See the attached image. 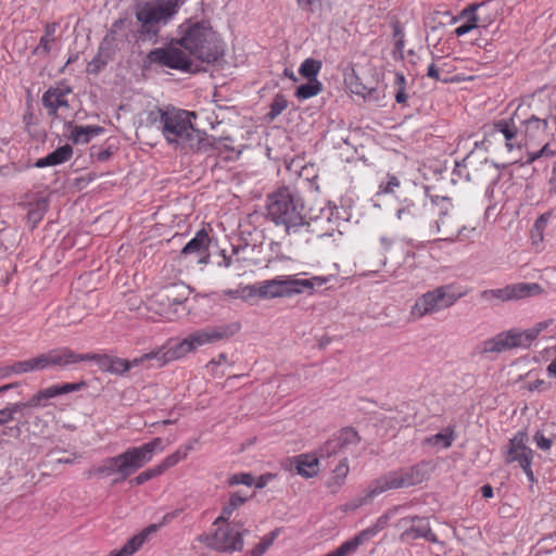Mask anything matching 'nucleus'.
Wrapping results in <instances>:
<instances>
[{
	"label": "nucleus",
	"mask_w": 556,
	"mask_h": 556,
	"mask_svg": "<svg viewBox=\"0 0 556 556\" xmlns=\"http://www.w3.org/2000/svg\"><path fill=\"white\" fill-rule=\"evenodd\" d=\"M342 450H344L338 440L334 438H330L319 450V455L321 458H329L339 454Z\"/></svg>",
	"instance_id": "ea45409f"
},
{
	"label": "nucleus",
	"mask_w": 556,
	"mask_h": 556,
	"mask_svg": "<svg viewBox=\"0 0 556 556\" xmlns=\"http://www.w3.org/2000/svg\"><path fill=\"white\" fill-rule=\"evenodd\" d=\"M350 468L346 458H343L339 462L336 468L332 471V476L329 480L328 486L332 490V492H337L338 489L344 483Z\"/></svg>",
	"instance_id": "7c9ffc66"
},
{
	"label": "nucleus",
	"mask_w": 556,
	"mask_h": 556,
	"mask_svg": "<svg viewBox=\"0 0 556 556\" xmlns=\"http://www.w3.org/2000/svg\"><path fill=\"white\" fill-rule=\"evenodd\" d=\"M454 440L453 431L450 428L444 429L442 432H439L427 439V442L433 446H440L443 448H447L452 445Z\"/></svg>",
	"instance_id": "c9c22d12"
},
{
	"label": "nucleus",
	"mask_w": 556,
	"mask_h": 556,
	"mask_svg": "<svg viewBox=\"0 0 556 556\" xmlns=\"http://www.w3.org/2000/svg\"><path fill=\"white\" fill-rule=\"evenodd\" d=\"M303 211L301 198L288 187L279 188L267 197V216L276 225H282L288 235L309 231V223L306 222Z\"/></svg>",
	"instance_id": "39448f33"
},
{
	"label": "nucleus",
	"mask_w": 556,
	"mask_h": 556,
	"mask_svg": "<svg viewBox=\"0 0 556 556\" xmlns=\"http://www.w3.org/2000/svg\"><path fill=\"white\" fill-rule=\"evenodd\" d=\"M494 131L501 134L506 140V147L508 150H513L515 144L519 146L516 140L518 137V129L513 121L501 119L494 124Z\"/></svg>",
	"instance_id": "5701e85b"
},
{
	"label": "nucleus",
	"mask_w": 556,
	"mask_h": 556,
	"mask_svg": "<svg viewBox=\"0 0 556 556\" xmlns=\"http://www.w3.org/2000/svg\"><path fill=\"white\" fill-rule=\"evenodd\" d=\"M12 375H16L14 364L0 368V379L9 378Z\"/></svg>",
	"instance_id": "5fc2aeb1"
},
{
	"label": "nucleus",
	"mask_w": 556,
	"mask_h": 556,
	"mask_svg": "<svg viewBox=\"0 0 556 556\" xmlns=\"http://www.w3.org/2000/svg\"><path fill=\"white\" fill-rule=\"evenodd\" d=\"M533 439L541 450L548 451L552 446V440L545 438L544 434L541 432H536Z\"/></svg>",
	"instance_id": "8fccbe9b"
},
{
	"label": "nucleus",
	"mask_w": 556,
	"mask_h": 556,
	"mask_svg": "<svg viewBox=\"0 0 556 556\" xmlns=\"http://www.w3.org/2000/svg\"><path fill=\"white\" fill-rule=\"evenodd\" d=\"M394 84L396 86L395 101L399 104H406L407 93L405 92L406 78L402 73H395Z\"/></svg>",
	"instance_id": "a19ab883"
},
{
	"label": "nucleus",
	"mask_w": 556,
	"mask_h": 556,
	"mask_svg": "<svg viewBox=\"0 0 556 556\" xmlns=\"http://www.w3.org/2000/svg\"><path fill=\"white\" fill-rule=\"evenodd\" d=\"M552 191L556 193V177L551 178Z\"/></svg>",
	"instance_id": "774afa93"
},
{
	"label": "nucleus",
	"mask_w": 556,
	"mask_h": 556,
	"mask_svg": "<svg viewBox=\"0 0 556 556\" xmlns=\"http://www.w3.org/2000/svg\"><path fill=\"white\" fill-rule=\"evenodd\" d=\"M85 386V382L79 383H64L61 386H51L46 389L38 391L27 402H22L26 408L45 406V402L55 396L75 392L80 390Z\"/></svg>",
	"instance_id": "dca6fc26"
},
{
	"label": "nucleus",
	"mask_w": 556,
	"mask_h": 556,
	"mask_svg": "<svg viewBox=\"0 0 556 556\" xmlns=\"http://www.w3.org/2000/svg\"><path fill=\"white\" fill-rule=\"evenodd\" d=\"M522 125V132L525 134V137L534 139L540 134H543L547 129L548 122L546 118L541 119L538 118L536 116H531L528 119H526Z\"/></svg>",
	"instance_id": "c85d7f7f"
},
{
	"label": "nucleus",
	"mask_w": 556,
	"mask_h": 556,
	"mask_svg": "<svg viewBox=\"0 0 556 556\" xmlns=\"http://www.w3.org/2000/svg\"><path fill=\"white\" fill-rule=\"evenodd\" d=\"M413 520H417L418 522L402 533V540H416L424 538L429 542H437V536L432 532L429 522L417 517H414Z\"/></svg>",
	"instance_id": "aec40b11"
},
{
	"label": "nucleus",
	"mask_w": 556,
	"mask_h": 556,
	"mask_svg": "<svg viewBox=\"0 0 556 556\" xmlns=\"http://www.w3.org/2000/svg\"><path fill=\"white\" fill-rule=\"evenodd\" d=\"M295 463L298 473L304 478L315 477L319 472V459L315 455H299Z\"/></svg>",
	"instance_id": "412c9836"
},
{
	"label": "nucleus",
	"mask_w": 556,
	"mask_h": 556,
	"mask_svg": "<svg viewBox=\"0 0 556 556\" xmlns=\"http://www.w3.org/2000/svg\"><path fill=\"white\" fill-rule=\"evenodd\" d=\"M427 75H428V77H430L432 79H435V80L440 79V72L434 64H430L428 66Z\"/></svg>",
	"instance_id": "13d9d810"
},
{
	"label": "nucleus",
	"mask_w": 556,
	"mask_h": 556,
	"mask_svg": "<svg viewBox=\"0 0 556 556\" xmlns=\"http://www.w3.org/2000/svg\"><path fill=\"white\" fill-rule=\"evenodd\" d=\"M247 500L248 498L245 496H242L238 492L232 493L227 504L224 505L220 516L215 519L214 525L228 521L233 511L242 506Z\"/></svg>",
	"instance_id": "bb28decb"
},
{
	"label": "nucleus",
	"mask_w": 556,
	"mask_h": 556,
	"mask_svg": "<svg viewBox=\"0 0 556 556\" xmlns=\"http://www.w3.org/2000/svg\"><path fill=\"white\" fill-rule=\"evenodd\" d=\"M542 288L538 283H515L500 289L483 290L480 299L486 303L507 302L520 300L541 293Z\"/></svg>",
	"instance_id": "f8f14e48"
},
{
	"label": "nucleus",
	"mask_w": 556,
	"mask_h": 556,
	"mask_svg": "<svg viewBox=\"0 0 556 556\" xmlns=\"http://www.w3.org/2000/svg\"><path fill=\"white\" fill-rule=\"evenodd\" d=\"M236 330L237 327L230 326L206 327L203 329H199L194 332L189 333L179 342L169 345V358H173V361L184 358L188 354L197 351V349L200 346L212 344L217 341L229 338L236 332Z\"/></svg>",
	"instance_id": "6e6552de"
},
{
	"label": "nucleus",
	"mask_w": 556,
	"mask_h": 556,
	"mask_svg": "<svg viewBox=\"0 0 556 556\" xmlns=\"http://www.w3.org/2000/svg\"><path fill=\"white\" fill-rule=\"evenodd\" d=\"M528 437L525 432H518L509 440L508 450L505 453V463L518 462L530 480H533L531 470L532 451L526 445Z\"/></svg>",
	"instance_id": "4468645a"
},
{
	"label": "nucleus",
	"mask_w": 556,
	"mask_h": 556,
	"mask_svg": "<svg viewBox=\"0 0 556 556\" xmlns=\"http://www.w3.org/2000/svg\"><path fill=\"white\" fill-rule=\"evenodd\" d=\"M437 228L438 232L444 236V239H451L460 233L456 218L446 213L437 220Z\"/></svg>",
	"instance_id": "cd10ccee"
},
{
	"label": "nucleus",
	"mask_w": 556,
	"mask_h": 556,
	"mask_svg": "<svg viewBox=\"0 0 556 556\" xmlns=\"http://www.w3.org/2000/svg\"><path fill=\"white\" fill-rule=\"evenodd\" d=\"M51 367L65 368L68 365L76 364L78 362L96 359V354H77L68 349H60L49 351Z\"/></svg>",
	"instance_id": "6ab92c4d"
},
{
	"label": "nucleus",
	"mask_w": 556,
	"mask_h": 556,
	"mask_svg": "<svg viewBox=\"0 0 556 556\" xmlns=\"http://www.w3.org/2000/svg\"><path fill=\"white\" fill-rule=\"evenodd\" d=\"M55 24H48L45 28V34L40 38L38 46L34 49V53L39 56H46L52 50V47L55 43Z\"/></svg>",
	"instance_id": "a878e982"
},
{
	"label": "nucleus",
	"mask_w": 556,
	"mask_h": 556,
	"mask_svg": "<svg viewBox=\"0 0 556 556\" xmlns=\"http://www.w3.org/2000/svg\"><path fill=\"white\" fill-rule=\"evenodd\" d=\"M192 448L193 446L191 444L185 445L178 448L173 454L168 455L166 458H164V460L157 465L161 472L163 473L165 470L174 467L176 464L184 460Z\"/></svg>",
	"instance_id": "2f4dec72"
},
{
	"label": "nucleus",
	"mask_w": 556,
	"mask_h": 556,
	"mask_svg": "<svg viewBox=\"0 0 556 556\" xmlns=\"http://www.w3.org/2000/svg\"><path fill=\"white\" fill-rule=\"evenodd\" d=\"M162 450V439L155 438L141 446L129 447L116 456L103 459L100 465L88 471V477H115L114 483L124 481L149 463L156 451Z\"/></svg>",
	"instance_id": "7ed1b4c3"
},
{
	"label": "nucleus",
	"mask_w": 556,
	"mask_h": 556,
	"mask_svg": "<svg viewBox=\"0 0 556 556\" xmlns=\"http://www.w3.org/2000/svg\"><path fill=\"white\" fill-rule=\"evenodd\" d=\"M277 536V532L273 531L268 535L262 539V541L252 549L255 552L256 556H262L267 548L274 543Z\"/></svg>",
	"instance_id": "c03bdc74"
},
{
	"label": "nucleus",
	"mask_w": 556,
	"mask_h": 556,
	"mask_svg": "<svg viewBox=\"0 0 556 556\" xmlns=\"http://www.w3.org/2000/svg\"><path fill=\"white\" fill-rule=\"evenodd\" d=\"M547 370L551 375L556 377V358L548 365Z\"/></svg>",
	"instance_id": "0e129e2a"
},
{
	"label": "nucleus",
	"mask_w": 556,
	"mask_h": 556,
	"mask_svg": "<svg viewBox=\"0 0 556 556\" xmlns=\"http://www.w3.org/2000/svg\"><path fill=\"white\" fill-rule=\"evenodd\" d=\"M288 100L282 94H276L271 104L270 110L267 113L266 117L269 121H274L278 115H280L288 108Z\"/></svg>",
	"instance_id": "4c0bfd02"
},
{
	"label": "nucleus",
	"mask_w": 556,
	"mask_h": 556,
	"mask_svg": "<svg viewBox=\"0 0 556 556\" xmlns=\"http://www.w3.org/2000/svg\"><path fill=\"white\" fill-rule=\"evenodd\" d=\"M189 296V289L184 283H173L155 292L150 300V307L159 315L174 319L184 311V303Z\"/></svg>",
	"instance_id": "1a4fd4ad"
},
{
	"label": "nucleus",
	"mask_w": 556,
	"mask_h": 556,
	"mask_svg": "<svg viewBox=\"0 0 556 556\" xmlns=\"http://www.w3.org/2000/svg\"><path fill=\"white\" fill-rule=\"evenodd\" d=\"M321 68V62L317 61L315 59H305L300 68L299 73L304 78H307L308 80L316 79V76L318 75L319 71Z\"/></svg>",
	"instance_id": "f704fd0d"
},
{
	"label": "nucleus",
	"mask_w": 556,
	"mask_h": 556,
	"mask_svg": "<svg viewBox=\"0 0 556 556\" xmlns=\"http://www.w3.org/2000/svg\"><path fill=\"white\" fill-rule=\"evenodd\" d=\"M296 281H308L309 286H301L300 287V293L303 292L305 289H313L315 286H323L325 285L328 279L324 277H313L311 279H296Z\"/></svg>",
	"instance_id": "09e8293b"
},
{
	"label": "nucleus",
	"mask_w": 556,
	"mask_h": 556,
	"mask_svg": "<svg viewBox=\"0 0 556 556\" xmlns=\"http://www.w3.org/2000/svg\"><path fill=\"white\" fill-rule=\"evenodd\" d=\"M254 483V477L248 472L235 473L228 478L229 485H238L243 484L247 486H251Z\"/></svg>",
	"instance_id": "79ce46f5"
},
{
	"label": "nucleus",
	"mask_w": 556,
	"mask_h": 556,
	"mask_svg": "<svg viewBox=\"0 0 556 556\" xmlns=\"http://www.w3.org/2000/svg\"><path fill=\"white\" fill-rule=\"evenodd\" d=\"M430 472L431 466L427 462L388 471L371 481L364 493L351 503V506L358 508L390 490L417 486L429 480Z\"/></svg>",
	"instance_id": "20e7f679"
},
{
	"label": "nucleus",
	"mask_w": 556,
	"mask_h": 556,
	"mask_svg": "<svg viewBox=\"0 0 556 556\" xmlns=\"http://www.w3.org/2000/svg\"><path fill=\"white\" fill-rule=\"evenodd\" d=\"M351 92L362 96L364 99L376 100V88L371 85H366L362 81L361 77L355 73L346 79Z\"/></svg>",
	"instance_id": "b1692460"
},
{
	"label": "nucleus",
	"mask_w": 556,
	"mask_h": 556,
	"mask_svg": "<svg viewBox=\"0 0 556 556\" xmlns=\"http://www.w3.org/2000/svg\"><path fill=\"white\" fill-rule=\"evenodd\" d=\"M104 129L100 126H75L71 132L74 143H87L91 138L103 134Z\"/></svg>",
	"instance_id": "393cba45"
},
{
	"label": "nucleus",
	"mask_w": 556,
	"mask_h": 556,
	"mask_svg": "<svg viewBox=\"0 0 556 556\" xmlns=\"http://www.w3.org/2000/svg\"><path fill=\"white\" fill-rule=\"evenodd\" d=\"M162 475L160 468L157 466L153 467V468H150L146 471H142L141 473H139L137 477H135L131 482L137 484V485H140V484H143L144 482L157 477Z\"/></svg>",
	"instance_id": "37998d69"
},
{
	"label": "nucleus",
	"mask_w": 556,
	"mask_h": 556,
	"mask_svg": "<svg viewBox=\"0 0 556 556\" xmlns=\"http://www.w3.org/2000/svg\"><path fill=\"white\" fill-rule=\"evenodd\" d=\"M245 532L247 530L239 531L230 527L217 528L214 533H202L198 540L216 552H240L243 548Z\"/></svg>",
	"instance_id": "9b49d317"
},
{
	"label": "nucleus",
	"mask_w": 556,
	"mask_h": 556,
	"mask_svg": "<svg viewBox=\"0 0 556 556\" xmlns=\"http://www.w3.org/2000/svg\"><path fill=\"white\" fill-rule=\"evenodd\" d=\"M244 290L248 292L249 296H257V298L262 299V291H261L262 290V281L254 283V285L247 286L244 288Z\"/></svg>",
	"instance_id": "603ef678"
},
{
	"label": "nucleus",
	"mask_w": 556,
	"mask_h": 556,
	"mask_svg": "<svg viewBox=\"0 0 556 556\" xmlns=\"http://www.w3.org/2000/svg\"><path fill=\"white\" fill-rule=\"evenodd\" d=\"M73 155V149L71 146L65 144L63 147L58 148L52 153L48 154L47 156L39 159L36 163L37 167H45V166H53L62 164L66 161H68Z\"/></svg>",
	"instance_id": "4be33fe9"
},
{
	"label": "nucleus",
	"mask_w": 556,
	"mask_h": 556,
	"mask_svg": "<svg viewBox=\"0 0 556 556\" xmlns=\"http://www.w3.org/2000/svg\"><path fill=\"white\" fill-rule=\"evenodd\" d=\"M94 361H100L105 369L110 372L123 375L127 372L129 367V361L118 357L99 356Z\"/></svg>",
	"instance_id": "c756f323"
},
{
	"label": "nucleus",
	"mask_w": 556,
	"mask_h": 556,
	"mask_svg": "<svg viewBox=\"0 0 556 556\" xmlns=\"http://www.w3.org/2000/svg\"><path fill=\"white\" fill-rule=\"evenodd\" d=\"M285 76L292 79L293 81L296 80L295 74L292 70L286 68L283 72Z\"/></svg>",
	"instance_id": "69168bd1"
},
{
	"label": "nucleus",
	"mask_w": 556,
	"mask_h": 556,
	"mask_svg": "<svg viewBox=\"0 0 556 556\" xmlns=\"http://www.w3.org/2000/svg\"><path fill=\"white\" fill-rule=\"evenodd\" d=\"M210 237L205 230H200L180 251V257H193L197 263L206 264L208 262Z\"/></svg>",
	"instance_id": "2eb2a0df"
},
{
	"label": "nucleus",
	"mask_w": 556,
	"mask_h": 556,
	"mask_svg": "<svg viewBox=\"0 0 556 556\" xmlns=\"http://www.w3.org/2000/svg\"><path fill=\"white\" fill-rule=\"evenodd\" d=\"M323 90V85L317 79L308 80V83L299 86L295 90V97L299 100H307L317 96Z\"/></svg>",
	"instance_id": "473e14b6"
},
{
	"label": "nucleus",
	"mask_w": 556,
	"mask_h": 556,
	"mask_svg": "<svg viewBox=\"0 0 556 556\" xmlns=\"http://www.w3.org/2000/svg\"><path fill=\"white\" fill-rule=\"evenodd\" d=\"M169 354L170 351L168 346H162L157 350H153L151 352L140 355L139 357L130 359L129 367L130 369L138 366H143L146 368H160L173 362V358H169Z\"/></svg>",
	"instance_id": "a211bd4d"
},
{
	"label": "nucleus",
	"mask_w": 556,
	"mask_h": 556,
	"mask_svg": "<svg viewBox=\"0 0 556 556\" xmlns=\"http://www.w3.org/2000/svg\"><path fill=\"white\" fill-rule=\"evenodd\" d=\"M75 457L74 458H70V457H66V458H56V463L58 464H72L74 462Z\"/></svg>",
	"instance_id": "338daca9"
},
{
	"label": "nucleus",
	"mask_w": 556,
	"mask_h": 556,
	"mask_svg": "<svg viewBox=\"0 0 556 556\" xmlns=\"http://www.w3.org/2000/svg\"><path fill=\"white\" fill-rule=\"evenodd\" d=\"M399 509V507H395L393 509V511H396ZM392 513V510L383 516H381L377 523L372 527V528H378V532L387 525L389 518H390V514Z\"/></svg>",
	"instance_id": "4d7b16f0"
},
{
	"label": "nucleus",
	"mask_w": 556,
	"mask_h": 556,
	"mask_svg": "<svg viewBox=\"0 0 556 556\" xmlns=\"http://www.w3.org/2000/svg\"><path fill=\"white\" fill-rule=\"evenodd\" d=\"M481 493L484 498H490L493 496V489L491 485L485 484L481 488Z\"/></svg>",
	"instance_id": "e2e57ef3"
},
{
	"label": "nucleus",
	"mask_w": 556,
	"mask_h": 556,
	"mask_svg": "<svg viewBox=\"0 0 556 556\" xmlns=\"http://www.w3.org/2000/svg\"><path fill=\"white\" fill-rule=\"evenodd\" d=\"M301 286H309L308 281H296L292 276H280L262 281V299L292 296L300 293Z\"/></svg>",
	"instance_id": "ddd939ff"
},
{
	"label": "nucleus",
	"mask_w": 556,
	"mask_h": 556,
	"mask_svg": "<svg viewBox=\"0 0 556 556\" xmlns=\"http://www.w3.org/2000/svg\"><path fill=\"white\" fill-rule=\"evenodd\" d=\"M379 242L381 250L384 252L389 251L393 244V241L388 237H381Z\"/></svg>",
	"instance_id": "bf43d9fd"
},
{
	"label": "nucleus",
	"mask_w": 556,
	"mask_h": 556,
	"mask_svg": "<svg viewBox=\"0 0 556 556\" xmlns=\"http://www.w3.org/2000/svg\"><path fill=\"white\" fill-rule=\"evenodd\" d=\"M271 479H273V475H263V476H260L256 480L254 479V483H253V484H255V486H256L257 489H262V488H264V486L268 483V481H269V480H271Z\"/></svg>",
	"instance_id": "6e6d98bb"
},
{
	"label": "nucleus",
	"mask_w": 556,
	"mask_h": 556,
	"mask_svg": "<svg viewBox=\"0 0 556 556\" xmlns=\"http://www.w3.org/2000/svg\"><path fill=\"white\" fill-rule=\"evenodd\" d=\"M180 28L179 39L149 52L150 63L181 72H194L191 56L206 63L215 62L222 56L220 40L210 25L198 22Z\"/></svg>",
	"instance_id": "f257e3e1"
},
{
	"label": "nucleus",
	"mask_w": 556,
	"mask_h": 556,
	"mask_svg": "<svg viewBox=\"0 0 556 556\" xmlns=\"http://www.w3.org/2000/svg\"><path fill=\"white\" fill-rule=\"evenodd\" d=\"M43 216V208H38L36 211H31L28 213V218L34 220H39Z\"/></svg>",
	"instance_id": "052dcab7"
},
{
	"label": "nucleus",
	"mask_w": 556,
	"mask_h": 556,
	"mask_svg": "<svg viewBox=\"0 0 556 556\" xmlns=\"http://www.w3.org/2000/svg\"><path fill=\"white\" fill-rule=\"evenodd\" d=\"M34 364H35L36 371L50 368L51 364H50V354H49V352L48 353H42V354H39V355L35 356L34 357Z\"/></svg>",
	"instance_id": "49530a36"
},
{
	"label": "nucleus",
	"mask_w": 556,
	"mask_h": 556,
	"mask_svg": "<svg viewBox=\"0 0 556 556\" xmlns=\"http://www.w3.org/2000/svg\"><path fill=\"white\" fill-rule=\"evenodd\" d=\"M67 93H70V89L60 87L50 88L43 93L42 103L50 115L66 117L63 115V111L68 110V103L65 98Z\"/></svg>",
	"instance_id": "f3484780"
},
{
	"label": "nucleus",
	"mask_w": 556,
	"mask_h": 556,
	"mask_svg": "<svg viewBox=\"0 0 556 556\" xmlns=\"http://www.w3.org/2000/svg\"><path fill=\"white\" fill-rule=\"evenodd\" d=\"M475 11H476V7H469L465 10H463L460 16L462 17H466L467 18V22L464 23L463 25L458 26L456 29H455V34L457 36H464L466 34H468L469 31H471L473 28H476L478 26V18L475 14Z\"/></svg>",
	"instance_id": "72a5a7b5"
},
{
	"label": "nucleus",
	"mask_w": 556,
	"mask_h": 556,
	"mask_svg": "<svg viewBox=\"0 0 556 556\" xmlns=\"http://www.w3.org/2000/svg\"><path fill=\"white\" fill-rule=\"evenodd\" d=\"M552 319H547L522 331L510 329L500 332L493 338L482 342L481 354L502 353L515 348H528L543 330L552 325Z\"/></svg>",
	"instance_id": "0eeeda50"
},
{
	"label": "nucleus",
	"mask_w": 556,
	"mask_h": 556,
	"mask_svg": "<svg viewBox=\"0 0 556 556\" xmlns=\"http://www.w3.org/2000/svg\"><path fill=\"white\" fill-rule=\"evenodd\" d=\"M552 213L546 212L542 215H540L535 223H534V229L539 232L540 238L542 239V232L547 225L548 220L551 219Z\"/></svg>",
	"instance_id": "de8ad7c7"
},
{
	"label": "nucleus",
	"mask_w": 556,
	"mask_h": 556,
	"mask_svg": "<svg viewBox=\"0 0 556 556\" xmlns=\"http://www.w3.org/2000/svg\"><path fill=\"white\" fill-rule=\"evenodd\" d=\"M299 5L302 9L313 10V5L316 3V0H298Z\"/></svg>",
	"instance_id": "680f3d73"
},
{
	"label": "nucleus",
	"mask_w": 556,
	"mask_h": 556,
	"mask_svg": "<svg viewBox=\"0 0 556 556\" xmlns=\"http://www.w3.org/2000/svg\"><path fill=\"white\" fill-rule=\"evenodd\" d=\"M334 438L343 448L348 447L349 445H355L359 441L357 432L352 428L342 429L338 434L334 435Z\"/></svg>",
	"instance_id": "58836bf2"
},
{
	"label": "nucleus",
	"mask_w": 556,
	"mask_h": 556,
	"mask_svg": "<svg viewBox=\"0 0 556 556\" xmlns=\"http://www.w3.org/2000/svg\"><path fill=\"white\" fill-rule=\"evenodd\" d=\"M195 114L178 109H154L148 112L147 122L160 129L170 144L180 148H198L203 134L193 127Z\"/></svg>",
	"instance_id": "f03ea898"
},
{
	"label": "nucleus",
	"mask_w": 556,
	"mask_h": 556,
	"mask_svg": "<svg viewBox=\"0 0 556 556\" xmlns=\"http://www.w3.org/2000/svg\"><path fill=\"white\" fill-rule=\"evenodd\" d=\"M181 5V0H149L137 4L135 16L140 36L147 39L156 37L161 28L176 16Z\"/></svg>",
	"instance_id": "423d86ee"
},
{
	"label": "nucleus",
	"mask_w": 556,
	"mask_h": 556,
	"mask_svg": "<svg viewBox=\"0 0 556 556\" xmlns=\"http://www.w3.org/2000/svg\"><path fill=\"white\" fill-rule=\"evenodd\" d=\"M457 300L458 296L448 287L441 286L420 295L410 307V315L414 319H419L451 307Z\"/></svg>",
	"instance_id": "9d476101"
},
{
	"label": "nucleus",
	"mask_w": 556,
	"mask_h": 556,
	"mask_svg": "<svg viewBox=\"0 0 556 556\" xmlns=\"http://www.w3.org/2000/svg\"><path fill=\"white\" fill-rule=\"evenodd\" d=\"M14 365H15V374L16 375L36 371L35 364H34V357L25 359V361L16 362V363H14Z\"/></svg>",
	"instance_id": "a18cd8bd"
},
{
	"label": "nucleus",
	"mask_w": 556,
	"mask_h": 556,
	"mask_svg": "<svg viewBox=\"0 0 556 556\" xmlns=\"http://www.w3.org/2000/svg\"><path fill=\"white\" fill-rule=\"evenodd\" d=\"M25 405H23L22 402L8 405L0 409V426L14 420L16 414L23 415Z\"/></svg>",
	"instance_id": "e433bc0d"
},
{
	"label": "nucleus",
	"mask_w": 556,
	"mask_h": 556,
	"mask_svg": "<svg viewBox=\"0 0 556 556\" xmlns=\"http://www.w3.org/2000/svg\"><path fill=\"white\" fill-rule=\"evenodd\" d=\"M555 154V151L549 149V146L546 143L543 148L534 153H532L529 157V162H533L534 160L541 156H552Z\"/></svg>",
	"instance_id": "3c124183"
},
{
	"label": "nucleus",
	"mask_w": 556,
	"mask_h": 556,
	"mask_svg": "<svg viewBox=\"0 0 556 556\" xmlns=\"http://www.w3.org/2000/svg\"><path fill=\"white\" fill-rule=\"evenodd\" d=\"M400 186V181L396 177H390L387 185L382 188V192L391 193L395 188Z\"/></svg>",
	"instance_id": "864d4df0"
}]
</instances>
